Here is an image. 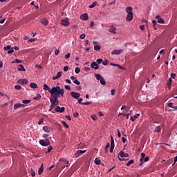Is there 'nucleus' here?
Returning a JSON list of instances; mask_svg holds the SVG:
<instances>
[{
	"mask_svg": "<svg viewBox=\"0 0 177 177\" xmlns=\"http://www.w3.org/2000/svg\"><path fill=\"white\" fill-rule=\"evenodd\" d=\"M51 95V97H64V89L60 88V86H57L55 87H53L51 91H50Z\"/></svg>",
	"mask_w": 177,
	"mask_h": 177,
	"instance_id": "obj_1",
	"label": "nucleus"
},
{
	"mask_svg": "<svg viewBox=\"0 0 177 177\" xmlns=\"http://www.w3.org/2000/svg\"><path fill=\"white\" fill-rule=\"evenodd\" d=\"M133 8L132 7L126 8V12L127 13V16L126 17L127 21H131L132 19H133Z\"/></svg>",
	"mask_w": 177,
	"mask_h": 177,
	"instance_id": "obj_2",
	"label": "nucleus"
},
{
	"mask_svg": "<svg viewBox=\"0 0 177 177\" xmlns=\"http://www.w3.org/2000/svg\"><path fill=\"white\" fill-rule=\"evenodd\" d=\"M53 98H50V102L51 103L50 109L48 111H52L53 109H55V106L59 104V98L57 97H52Z\"/></svg>",
	"mask_w": 177,
	"mask_h": 177,
	"instance_id": "obj_3",
	"label": "nucleus"
},
{
	"mask_svg": "<svg viewBox=\"0 0 177 177\" xmlns=\"http://www.w3.org/2000/svg\"><path fill=\"white\" fill-rule=\"evenodd\" d=\"M124 157H129V155L127 153H124V151H120L119 153V156L118 158L120 160V161H124V160H125V158H124Z\"/></svg>",
	"mask_w": 177,
	"mask_h": 177,
	"instance_id": "obj_4",
	"label": "nucleus"
},
{
	"mask_svg": "<svg viewBox=\"0 0 177 177\" xmlns=\"http://www.w3.org/2000/svg\"><path fill=\"white\" fill-rule=\"evenodd\" d=\"M61 26H64L65 27H68L70 26V21H68V18H65L61 19L60 21Z\"/></svg>",
	"mask_w": 177,
	"mask_h": 177,
	"instance_id": "obj_5",
	"label": "nucleus"
},
{
	"mask_svg": "<svg viewBox=\"0 0 177 177\" xmlns=\"http://www.w3.org/2000/svg\"><path fill=\"white\" fill-rule=\"evenodd\" d=\"M39 143L41 146H49L50 141H49V139L46 138V140H41Z\"/></svg>",
	"mask_w": 177,
	"mask_h": 177,
	"instance_id": "obj_6",
	"label": "nucleus"
},
{
	"mask_svg": "<svg viewBox=\"0 0 177 177\" xmlns=\"http://www.w3.org/2000/svg\"><path fill=\"white\" fill-rule=\"evenodd\" d=\"M64 110H66V108L64 106L60 107L59 106H57L55 108V111H57V113H64Z\"/></svg>",
	"mask_w": 177,
	"mask_h": 177,
	"instance_id": "obj_7",
	"label": "nucleus"
},
{
	"mask_svg": "<svg viewBox=\"0 0 177 177\" xmlns=\"http://www.w3.org/2000/svg\"><path fill=\"white\" fill-rule=\"evenodd\" d=\"M71 96L73 97L74 99H80V96H81V94L80 93L72 91L71 92Z\"/></svg>",
	"mask_w": 177,
	"mask_h": 177,
	"instance_id": "obj_8",
	"label": "nucleus"
},
{
	"mask_svg": "<svg viewBox=\"0 0 177 177\" xmlns=\"http://www.w3.org/2000/svg\"><path fill=\"white\" fill-rule=\"evenodd\" d=\"M17 83L20 84V85H27V84H28V80L26 79H20L17 80Z\"/></svg>",
	"mask_w": 177,
	"mask_h": 177,
	"instance_id": "obj_9",
	"label": "nucleus"
},
{
	"mask_svg": "<svg viewBox=\"0 0 177 177\" xmlns=\"http://www.w3.org/2000/svg\"><path fill=\"white\" fill-rule=\"evenodd\" d=\"M84 153H86V150H78L75 153V156L76 157V158H78V157H80L82 154H84Z\"/></svg>",
	"mask_w": 177,
	"mask_h": 177,
	"instance_id": "obj_10",
	"label": "nucleus"
},
{
	"mask_svg": "<svg viewBox=\"0 0 177 177\" xmlns=\"http://www.w3.org/2000/svg\"><path fill=\"white\" fill-rule=\"evenodd\" d=\"M156 19L158 20V23L160 24H165V21H164V19L160 18V15H156Z\"/></svg>",
	"mask_w": 177,
	"mask_h": 177,
	"instance_id": "obj_11",
	"label": "nucleus"
},
{
	"mask_svg": "<svg viewBox=\"0 0 177 177\" xmlns=\"http://www.w3.org/2000/svg\"><path fill=\"white\" fill-rule=\"evenodd\" d=\"M117 28H115V26H112L110 27V28L109 29V32H111L112 34H117Z\"/></svg>",
	"mask_w": 177,
	"mask_h": 177,
	"instance_id": "obj_12",
	"label": "nucleus"
},
{
	"mask_svg": "<svg viewBox=\"0 0 177 177\" xmlns=\"http://www.w3.org/2000/svg\"><path fill=\"white\" fill-rule=\"evenodd\" d=\"M91 68H94L95 70H99V64H97L96 62H93L91 64Z\"/></svg>",
	"mask_w": 177,
	"mask_h": 177,
	"instance_id": "obj_13",
	"label": "nucleus"
},
{
	"mask_svg": "<svg viewBox=\"0 0 177 177\" xmlns=\"http://www.w3.org/2000/svg\"><path fill=\"white\" fill-rule=\"evenodd\" d=\"M124 52L123 49H120V50H114L112 53L111 55H121Z\"/></svg>",
	"mask_w": 177,
	"mask_h": 177,
	"instance_id": "obj_14",
	"label": "nucleus"
},
{
	"mask_svg": "<svg viewBox=\"0 0 177 177\" xmlns=\"http://www.w3.org/2000/svg\"><path fill=\"white\" fill-rule=\"evenodd\" d=\"M21 107H26V105L23 104H15L14 105V110H17V109H21Z\"/></svg>",
	"mask_w": 177,
	"mask_h": 177,
	"instance_id": "obj_15",
	"label": "nucleus"
},
{
	"mask_svg": "<svg viewBox=\"0 0 177 177\" xmlns=\"http://www.w3.org/2000/svg\"><path fill=\"white\" fill-rule=\"evenodd\" d=\"M80 19L81 20H88L89 19V17L88 16L87 13H84L80 15Z\"/></svg>",
	"mask_w": 177,
	"mask_h": 177,
	"instance_id": "obj_16",
	"label": "nucleus"
},
{
	"mask_svg": "<svg viewBox=\"0 0 177 177\" xmlns=\"http://www.w3.org/2000/svg\"><path fill=\"white\" fill-rule=\"evenodd\" d=\"M43 129L45 132H46L47 133H50V131H52V128H50V127L48 126H44L43 127Z\"/></svg>",
	"mask_w": 177,
	"mask_h": 177,
	"instance_id": "obj_17",
	"label": "nucleus"
},
{
	"mask_svg": "<svg viewBox=\"0 0 177 177\" xmlns=\"http://www.w3.org/2000/svg\"><path fill=\"white\" fill-rule=\"evenodd\" d=\"M62 71L58 72L56 76L53 77V81L56 80H59V78L62 77Z\"/></svg>",
	"mask_w": 177,
	"mask_h": 177,
	"instance_id": "obj_18",
	"label": "nucleus"
},
{
	"mask_svg": "<svg viewBox=\"0 0 177 177\" xmlns=\"http://www.w3.org/2000/svg\"><path fill=\"white\" fill-rule=\"evenodd\" d=\"M43 89L44 91H48L49 93H50V91H52V88H49L48 84H44Z\"/></svg>",
	"mask_w": 177,
	"mask_h": 177,
	"instance_id": "obj_19",
	"label": "nucleus"
},
{
	"mask_svg": "<svg viewBox=\"0 0 177 177\" xmlns=\"http://www.w3.org/2000/svg\"><path fill=\"white\" fill-rule=\"evenodd\" d=\"M140 116V114L137 113L136 115H134L133 116H131V121H135V120H136L137 118H139V117Z\"/></svg>",
	"mask_w": 177,
	"mask_h": 177,
	"instance_id": "obj_20",
	"label": "nucleus"
},
{
	"mask_svg": "<svg viewBox=\"0 0 177 177\" xmlns=\"http://www.w3.org/2000/svg\"><path fill=\"white\" fill-rule=\"evenodd\" d=\"M145 157H146V154L145 153H142L141 158L140 159L141 163L140 164V165H142V164H143V160H145Z\"/></svg>",
	"mask_w": 177,
	"mask_h": 177,
	"instance_id": "obj_21",
	"label": "nucleus"
},
{
	"mask_svg": "<svg viewBox=\"0 0 177 177\" xmlns=\"http://www.w3.org/2000/svg\"><path fill=\"white\" fill-rule=\"evenodd\" d=\"M42 172H44V165H41L38 170V174L42 175Z\"/></svg>",
	"mask_w": 177,
	"mask_h": 177,
	"instance_id": "obj_22",
	"label": "nucleus"
},
{
	"mask_svg": "<svg viewBox=\"0 0 177 177\" xmlns=\"http://www.w3.org/2000/svg\"><path fill=\"white\" fill-rule=\"evenodd\" d=\"M41 24H44V26H48L49 24V21H48V19H44L41 21Z\"/></svg>",
	"mask_w": 177,
	"mask_h": 177,
	"instance_id": "obj_23",
	"label": "nucleus"
},
{
	"mask_svg": "<svg viewBox=\"0 0 177 177\" xmlns=\"http://www.w3.org/2000/svg\"><path fill=\"white\" fill-rule=\"evenodd\" d=\"M30 86L32 89H36V88L38 87V85L36 83H30Z\"/></svg>",
	"mask_w": 177,
	"mask_h": 177,
	"instance_id": "obj_24",
	"label": "nucleus"
},
{
	"mask_svg": "<svg viewBox=\"0 0 177 177\" xmlns=\"http://www.w3.org/2000/svg\"><path fill=\"white\" fill-rule=\"evenodd\" d=\"M19 71H26V68H24V66L23 65H19L18 67Z\"/></svg>",
	"mask_w": 177,
	"mask_h": 177,
	"instance_id": "obj_25",
	"label": "nucleus"
},
{
	"mask_svg": "<svg viewBox=\"0 0 177 177\" xmlns=\"http://www.w3.org/2000/svg\"><path fill=\"white\" fill-rule=\"evenodd\" d=\"M94 162L97 165H100L101 161H100V160L99 158H97L95 159Z\"/></svg>",
	"mask_w": 177,
	"mask_h": 177,
	"instance_id": "obj_26",
	"label": "nucleus"
},
{
	"mask_svg": "<svg viewBox=\"0 0 177 177\" xmlns=\"http://www.w3.org/2000/svg\"><path fill=\"white\" fill-rule=\"evenodd\" d=\"M22 103L24 104H28V103H31V100H24L22 101Z\"/></svg>",
	"mask_w": 177,
	"mask_h": 177,
	"instance_id": "obj_27",
	"label": "nucleus"
},
{
	"mask_svg": "<svg viewBox=\"0 0 177 177\" xmlns=\"http://www.w3.org/2000/svg\"><path fill=\"white\" fill-rule=\"evenodd\" d=\"M102 46H100V45H95L94 46V50H100Z\"/></svg>",
	"mask_w": 177,
	"mask_h": 177,
	"instance_id": "obj_28",
	"label": "nucleus"
},
{
	"mask_svg": "<svg viewBox=\"0 0 177 177\" xmlns=\"http://www.w3.org/2000/svg\"><path fill=\"white\" fill-rule=\"evenodd\" d=\"M96 5H97V2H93L91 5H90V6H88V8H89L90 9H92L93 8H95V6H96Z\"/></svg>",
	"mask_w": 177,
	"mask_h": 177,
	"instance_id": "obj_29",
	"label": "nucleus"
},
{
	"mask_svg": "<svg viewBox=\"0 0 177 177\" xmlns=\"http://www.w3.org/2000/svg\"><path fill=\"white\" fill-rule=\"evenodd\" d=\"M100 82L101 85H106V80H104V78L103 77L100 80Z\"/></svg>",
	"mask_w": 177,
	"mask_h": 177,
	"instance_id": "obj_30",
	"label": "nucleus"
},
{
	"mask_svg": "<svg viewBox=\"0 0 177 177\" xmlns=\"http://www.w3.org/2000/svg\"><path fill=\"white\" fill-rule=\"evenodd\" d=\"M133 162H135V161L133 160H130L127 163V167H129L130 165H131V164H133Z\"/></svg>",
	"mask_w": 177,
	"mask_h": 177,
	"instance_id": "obj_31",
	"label": "nucleus"
},
{
	"mask_svg": "<svg viewBox=\"0 0 177 177\" xmlns=\"http://www.w3.org/2000/svg\"><path fill=\"white\" fill-rule=\"evenodd\" d=\"M80 72H81V68H80L79 67L75 68V73L76 74H80Z\"/></svg>",
	"mask_w": 177,
	"mask_h": 177,
	"instance_id": "obj_32",
	"label": "nucleus"
},
{
	"mask_svg": "<svg viewBox=\"0 0 177 177\" xmlns=\"http://www.w3.org/2000/svg\"><path fill=\"white\" fill-rule=\"evenodd\" d=\"M95 77L96 80H97L98 81L102 78V76L99 74H95Z\"/></svg>",
	"mask_w": 177,
	"mask_h": 177,
	"instance_id": "obj_33",
	"label": "nucleus"
},
{
	"mask_svg": "<svg viewBox=\"0 0 177 177\" xmlns=\"http://www.w3.org/2000/svg\"><path fill=\"white\" fill-rule=\"evenodd\" d=\"M155 132H161V127L158 126L155 129Z\"/></svg>",
	"mask_w": 177,
	"mask_h": 177,
	"instance_id": "obj_34",
	"label": "nucleus"
},
{
	"mask_svg": "<svg viewBox=\"0 0 177 177\" xmlns=\"http://www.w3.org/2000/svg\"><path fill=\"white\" fill-rule=\"evenodd\" d=\"M110 147V143H107L105 147V153H107L109 151V148Z\"/></svg>",
	"mask_w": 177,
	"mask_h": 177,
	"instance_id": "obj_35",
	"label": "nucleus"
},
{
	"mask_svg": "<svg viewBox=\"0 0 177 177\" xmlns=\"http://www.w3.org/2000/svg\"><path fill=\"white\" fill-rule=\"evenodd\" d=\"M111 146L114 147V138L113 136H111Z\"/></svg>",
	"mask_w": 177,
	"mask_h": 177,
	"instance_id": "obj_36",
	"label": "nucleus"
},
{
	"mask_svg": "<svg viewBox=\"0 0 177 177\" xmlns=\"http://www.w3.org/2000/svg\"><path fill=\"white\" fill-rule=\"evenodd\" d=\"M39 99H41V95L37 94L35 97L34 100H39Z\"/></svg>",
	"mask_w": 177,
	"mask_h": 177,
	"instance_id": "obj_37",
	"label": "nucleus"
},
{
	"mask_svg": "<svg viewBox=\"0 0 177 177\" xmlns=\"http://www.w3.org/2000/svg\"><path fill=\"white\" fill-rule=\"evenodd\" d=\"M52 150H53V147L52 146H49L46 153H50Z\"/></svg>",
	"mask_w": 177,
	"mask_h": 177,
	"instance_id": "obj_38",
	"label": "nucleus"
},
{
	"mask_svg": "<svg viewBox=\"0 0 177 177\" xmlns=\"http://www.w3.org/2000/svg\"><path fill=\"white\" fill-rule=\"evenodd\" d=\"M91 118L93 121H97V116H96V115H92Z\"/></svg>",
	"mask_w": 177,
	"mask_h": 177,
	"instance_id": "obj_39",
	"label": "nucleus"
},
{
	"mask_svg": "<svg viewBox=\"0 0 177 177\" xmlns=\"http://www.w3.org/2000/svg\"><path fill=\"white\" fill-rule=\"evenodd\" d=\"M131 113H132V111H130V113L125 115V114H122V115H124V117H126L127 120H128V118H129V115H131Z\"/></svg>",
	"mask_w": 177,
	"mask_h": 177,
	"instance_id": "obj_40",
	"label": "nucleus"
},
{
	"mask_svg": "<svg viewBox=\"0 0 177 177\" xmlns=\"http://www.w3.org/2000/svg\"><path fill=\"white\" fill-rule=\"evenodd\" d=\"M74 84H75V85H81V82L80 81H78V80H75L73 81Z\"/></svg>",
	"mask_w": 177,
	"mask_h": 177,
	"instance_id": "obj_41",
	"label": "nucleus"
},
{
	"mask_svg": "<svg viewBox=\"0 0 177 177\" xmlns=\"http://www.w3.org/2000/svg\"><path fill=\"white\" fill-rule=\"evenodd\" d=\"M62 124L64 125L65 128H68V124L65 121H62Z\"/></svg>",
	"mask_w": 177,
	"mask_h": 177,
	"instance_id": "obj_42",
	"label": "nucleus"
},
{
	"mask_svg": "<svg viewBox=\"0 0 177 177\" xmlns=\"http://www.w3.org/2000/svg\"><path fill=\"white\" fill-rule=\"evenodd\" d=\"M4 50H9L10 49H12V48L10 47V46H6L5 47H3Z\"/></svg>",
	"mask_w": 177,
	"mask_h": 177,
	"instance_id": "obj_43",
	"label": "nucleus"
},
{
	"mask_svg": "<svg viewBox=\"0 0 177 177\" xmlns=\"http://www.w3.org/2000/svg\"><path fill=\"white\" fill-rule=\"evenodd\" d=\"M15 89H17V91H20V89H21V86H20V85H15Z\"/></svg>",
	"mask_w": 177,
	"mask_h": 177,
	"instance_id": "obj_44",
	"label": "nucleus"
},
{
	"mask_svg": "<svg viewBox=\"0 0 177 177\" xmlns=\"http://www.w3.org/2000/svg\"><path fill=\"white\" fill-rule=\"evenodd\" d=\"M23 61L20 60V59H16L15 60H14L12 62V63H17V64H19V63H21Z\"/></svg>",
	"mask_w": 177,
	"mask_h": 177,
	"instance_id": "obj_45",
	"label": "nucleus"
},
{
	"mask_svg": "<svg viewBox=\"0 0 177 177\" xmlns=\"http://www.w3.org/2000/svg\"><path fill=\"white\" fill-rule=\"evenodd\" d=\"M30 174H31V176H35V171H34V169H30Z\"/></svg>",
	"mask_w": 177,
	"mask_h": 177,
	"instance_id": "obj_46",
	"label": "nucleus"
},
{
	"mask_svg": "<svg viewBox=\"0 0 177 177\" xmlns=\"http://www.w3.org/2000/svg\"><path fill=\"white\" fill-rule=\"evenodd\" d=\"M96 62H97V64H100L101 63L103 62V59H97L96 60Z\"/></svg>",
	"mask_w": 177,
	"mask_h": 177,
	"instance_id": "obj_47",
	"label": "nucleus"
},
{
	"mask_svg": "<svg viewBox=\"0 0 177 177\" xmlns=\"http://www.w3.org/2000/svg\"><path fill=\"white\" fill-rule=\"evenodd\" d=\"M13 52H15V50H13V48H11V49L8 50V55H10V54L13 53Z\"/></svg>",
	"mask_w": 177,
	"mask_h": 177,
	"instance_id": "obj_48",
	"label": "nucleus"
},
{
	"mask_svg": "<svg viewBox=\"0 0 177 177\" xmlns=\"http://www.w3.org/2000/svg\"><path fill=\"white\" fill-rule=\"evenodd\" d=\"M172 84V78H169V80L167 82V85H171Z\"/></svg>",
	"mask_w": 177,
	"mask_h": 177,
	"instance_id": "obj_49",
	"label": "nucleus"
},
{
	"mask_svg": "<svg viewBox=\"0 0 177 177\" xmlns=\"http://www.w3.org/2000/svg\"><path fill=\"white\" fill-rule=\"evenodd\" d=\"M111 93L112 95V96H114L115 95V88H113L111 91Z\"/></svg>",
	"mask_w": 177,
	"mask_h": 177,
	"instance_id": "obj_50",
	"label": "nucleus"
},
{
	"mask_svg": "<svg viewBox=\"0 0 177 177\" xmlns=\"http://www.w3.org/2000/svg\"><path fill=\"white\" fill-rule=\"evenodd\" d=\"M71 56V54H70V53H67L65 55V59H70V57Z\"/></svg>",
	"mask_w": 177,
	"mask_h": 177,
	"instance_id": "obj_51",
	"label": "nucleus"
},
{
	"mask_svg": "<svg viewBox=\"0 0 177 177\" xmlns=\"http://www.w3.org/2000/svg\"><path fill=\"white\" fill-rule=\"evenodd\" d=\"M82 104H83L84 106H88V105L91 104V102H82Z\"/></svg>",
	"mask_w": 177,
	"mask_h": 177,
	"instance_id": "obj_52",
	"label": "nucleus"
},
{
	"mask_svg": "<svg viewBox=\"0 0 177 177\" xmlns=\"http://www.w3.org/2000/svg\"><path fill=\"white\" fill-rule=\"evenodd\" d=\"M6 106H9V102H6L3 104H1V107L4 109V107H6Z\"/></svg>",
	"mask_w": 177,
	"mask_h": 177,
	"instance_id": "obj_53",
	"label": "nucleus"
},
{
	"mask_svg": "<svg viewBox=\"0 0 177 177\" xmlns=\"http://www.w3.org/2000/svg\"><path fill=\"white\" fill-rule=\"evenodd\" d=\"M64 88L65 89H68V91H71V87L69 85H66Z\"/></svg>",
	"mask_w": 177,
	"mask_h": 177,
	"instance_id": "obj_54",
	"label": "nucleus"
},
{
	"mask_svg": "<svg viewBox=\"0 0 177 177\" xmlns=\"http://www.w3.org/2000/svg\"><path fill=\"white\" fill-rule=\"evenodd\" d=\"M102 64L103 66H107V64H109V61L104 60V62H102Z\"/></svg>",
	"mask_w": 177,
	"mask_h": 177,
	"instance_id": "obj_55",
	"label": "nucleus"
},
{
	"mask_svg": "<svg viewBox=\"0 0 177 177\" xmlns=\"http://www.w3.org/2000/svg\"><path fill=\"white\" fill-rule=\"evenodd\" d=\"M85 37H86L85 34L83 33V34L80 35V39H84Z\"/></svg>",
	"mask_w": 177,
	"mask_h": 177,
	"instance_id": "obj_56",
	"label": "nucleus"
},
{
	"mask_svg": "<svg viewBox=\"0 0 177 177\" xmlns=\"http://www.w3.org/2000/svg\"><path fill=\"white\" fill-rule=\"evenodd\" d=\"M35 41H37V39L36 38H30L28 41L29 42H35Z\"/></svg>",
	"mask_w": 177,
	"mask_h": 177,
	"instance_id": "obj_57",
	"label": "nucleus"
},
{
	"mask_svg": "<svg viewBox=\"0 0 177 177\" xmlns=\"http://www.w3.org/2000/svg\"><path fill=\"white\" fill-rule=\"evenodd\" d=\"M59 53H60V50H55V56H57Z\"/></svg>",
	"mask_w": 177,
	"mask_h": 177,
	"instance_id": "obj_58",
	"label": "nucleus"
},
{
	"mask_svg": "<svg viewBox=\"0 0 177 177\" xmlns=\"http://www.w3.org/2000/svg\"><path fill=\"white\" fill-rule=\"evenodd\" d=\"M149 160H150V158H149V156H147V157L144 158L143 161L147 162V161H149Z\"/></svg>",
	"mask_w": 177,
	"mask_h": 177,
	"instance_id": "obj_59",
	"label": "nucleus"
},
{
	"mask_svg": "<svg viewBox=\"0 0 177 177\" xmlns=\"http://www.w3.org/2000/svg\"><path fill=\"white\" fill-rule=\"evenodd\" d=\"M42 122H44V118H41L39 120V122H38L39 125H41V124H42Z\"/></svg>",
	"mask_w": 177,
	"mask_h": 177,
	"instance_id": "obj_60",
	"label": "nucleus"
},
{
	"mask_svg": "<svg viewBox=\"0 0 177 177\" xmlns=\"http://www.w3.org/2000/svg\"><path fill=\"white\" fill-rule=\"evenodd\" d=\"M167 106L168 107H171V109H172V107L174 106V104L172 102H169Z\"/></svg>",
	"mask_w": 177,
	"mask_h": 177,
	"instance_id": "obj_61",
	"label": "nucleus"
},
{
	"mask_svg": "<svg viewBox=\"0 0 177 177\" xmlns=\"http://www.w3.org/2000/svg\"><path fill=\"white\" fill-rule=\"evenodd\" d=\"M140 28L142 30V31H145V25L140 26Z\"/></svg>",
	"mask_w": 177,
	"mask_h": 177,
	"instance_id": "obj_62",
	"label": "nucleus"
},
{
	"mask_svg": "<svg viewBox=\"0 0 177 177\" xmlns=\"http://www.w3.org/2000/svg\"><path fill=\"white\" fill-rule=\"evenodd\" d=\"M64 71H65V72L68 71V66L64 67Z\"/></svg>",
	"mask_w": 177,
	"mask_h": 177,
	"instance_id": "obj_63",
	"label": "nucleus"
},
{
	"mask_svg": "<svg viewBox=\"0 0 177 177\" xmlns=\"http://www.w3.org/2000/svg\"><path fill=\"white\" fill-rule=\"evenodd\" d=\"M59 161H60L61 162H66V159H64V158H60V159L59 160Z\"/></svg>",
	"mask_w": 177,
	"mask_h": 177,
	"instance_id": "obj_64",
	"label": "nucleus"
}]
</instances>
